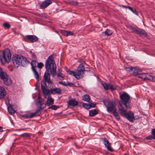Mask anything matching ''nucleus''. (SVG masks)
<instances>
[{
  "mask_svg": "<svg viewBox=\"0 0 155 155\" xmlns=\"http://www.w3.org/2000/svg\"><path fill=\"white\" fill-rule=\"evenodd\" d=\"M57 76L58 77L61 78H63L64 77L63 74L61 73H58L57 74Z\"/></svg>",
  "mask_w": 155,
  "mask_h": 155,
  "instance_id": "44",
  "label": "nucleus"
},
{
  "mask_svg": "<svg viewBox=\"0 0 155 155\" xmlns=\"http://www.w3.org/2000/svg\"><path fill=\"white\" fill-rule=\"evenodd\" d=\"M61 32L62 34L66 36H68V31H64V30H61Z\"/></svg>",
  "mask_w": 155,
  "mask_h": 155,
  "instance_id": "34",
  "label": "nucleus"
},
{
  "mask_svg": "<svg viewBox=\"0 0 155 155\" xmlns=\"http://www.w3.org/2000/svg\"><path fill=\"white\" fill-rule=\"evenodd\" d=\"M3 25L5 28L8 29L10 28V25L8 23H3Z\"/></svg>",
  "mask_w": 155,
  "mask_h": 155,
  "instance_id": "35",
  "label": "nucleus"
},
{
  "mask_svg": "<svg viewBox=\"0 0 155 155\" xmlns=\"http://www.w3.org/2000/svg\"><path fill=\"white\" fill-rule=\"evenodd\" d=\"M104 104L107 107V110L108 112H113L117 110L116 108V103L114 101H109L107 104L104 102Z\"/></svg>",
  "mask_w": 155,
  "mask_h": 155,
  "instance_id": "6",
  "label": "nucleus"
},
{
  "mask_svg": "<svg viewBox=\"0 0 155 155\" xmlns=\"http://www.w3.org/2000/svg\"><path fill=\"white\" fill-rule=\"evenodd\" d=\"M4 84L6 85H10L12 83V81L11 78L8 77L5 78L3 79Z\"/></svg>",
  "mask_w": 155,
  "mask_h": 155,
  "instance_id": "19",
  "label": "nucleus"
},
{
  "mask_svg": "<svg viewBox=\"0 0 155 155\" xmlns=\"http://www.w3.org/2000/svg\"><path fill=\"white\" fill-rule=\"evenodd\" d=\"M120 97L122 103L124 104L127 108L131 107L130 104V96L126 92H124L120 95Z\"/></svg>",
  "mask_w": 155,
  "mask_h": 155,
  "instance_id": "5",
  "label": "nucleus"
},
{
  "mask_svg": "<svg viewBox=\"0 0 155 155\" xmlns=\"http://www.w3.org/2000/svg\"><path fill=\"white\" fill-rule=\"evenodd\" d=\"M90 97L87 94L84 95L83 96V99L84 101L88 102L90 101Z\"/></svg>",
  "mask_w": 155,
  "mask_h": 155,
  "instance_id": "26",
  "label": "nucleus"
},
{
  "mask_svg": "<svg viewBox=\"0 0 155 155\" xmlns=\"http://www.w3.org/2000/svg\"><path fill=\"white\" fill-rule=\"evenodd\" d=\"M59 108V106L55 105H51V106L48 108V109H51L53 110H56Z\"/></svg>",
  "mask_w": 155,
  "mask_h": 155,
  "instance_id": "31",
  "label": "nucleus"
},
{
  "mask_svg": "<svg viewBox=\"0 0 155 155\" xmlns=\"http://www.w3.org/2000/svg\"><path fill=\"white\" fill-rule=\"evenodd\" d=\"M68 86H70V87H75V86L72 83H71L68 82Z\"/></svg>",
  "mask_w": 155,
  "mask_h": 155,
  "instance_id": "49",
  "label": "nucleus"
},
{
  "mask_svg": "<svg viewBox=\"0 0 155 155\" xmlns=\"http://www.w3.org/2000/svg\"><path fill=\"white\" fill-rule=\"evenodd\" d=\"M120 6L122 7V8H127V6H126L123 5H120Z\"/></svg>",
  "mask_w": 155,
  "mask_h": 155,
  "instance_id": "54",
  "label": "nucleus"
},
{
  "mask_svg": "<svg viewBox=\"0 0 155 155\" xmlns=\"http://www.w3.org/2000/svg\"><path fill=\"white\" fill-rule=\"evenodd\" d=\"M127 8L128 9L131 11L132 10L133 8L132 7L129 6H127Z\"/></svg>",
  "mask_w": 155,
  "mask_h": 155,
  "instance_id": "51",
  "label": "nucleus"
},
{
  "mask_svg": "<svg viewBox=\"0 0 155 155\" xmlns=\"http://www.w3.org/2000/svg\"><path fill=\"white\" fill-rule=\"evenodd\" d=\"M21 57L20 55H17L12 58L13 63L14 65L18 67L20 65Z\"/></svg>",
  "mask_w": 155,
  "mask_h": 155,
  "instance_id": "10",
  "label": "nucleus"
},
{
  "mask_svg": "<svg viewBox=\"0 0 155 155\" xmlns=\"http://www.w3.org/2000/svg\"><path fill=\"white\" fill-rule=\"evenodd\" d=\"M3 130H2V127L0 126V132H2V131Z\"/></svg>",
  "mask_w": 155,
  "mask_h": 155,
  "instance_id": "55",
  "label": "nucleus"
},
{
  "mask_svg": "<svg viewBox=\"0 0 155 155\" xmlns=\"http://www.w3.org/2000/svg\"><path fill=\"white\" fill-rule=\"evenodd\" d=\"M146 139L149 140L155 139V137L153 135L149 136L146 137Z\"/></svg>",
  "mask_w": 155,
  "mask_h": 155,
  "instance_id": "39",
  "label": "nucleus"
},
{
  "mask_svg": "<svg viewBox=\"0 0 155 155\" xmlns=\"http://www.w3.org/2000/svg\"><path fill=\"white\" fill-rule=\"evenodd\" d=\"M38 62L35 60H32L31 62V66L32 70H35L38 69V67H37Z\"/></svg>",
  "mask_w": 155,
  "mask_h": 155,
  "instance_id": "22",
  "label": "nucleus"
},
{
  "mask_svg": "<svg viewBox=\"0 0 155 155\" xmlns=\"http://www.w3.org/2000/svg\"><path fill=\"white\" fill-rule=\"evenodd\" d=\"M131 11L134 14L136 15H138L137 13V12L135 9H133V8H132V10Z\"/></svg>",
  "mask_w": 155,
  "mask_h": 155,
  "instance_id": "47",
  "label": "nucleus"
},
{
  "mask_svg": "<svg viewBox=\"0 0 155 155\" xmlns=\"http://www.w3.org/2000/svg\"><path fill=\"white\" fill-rule=\"evenodd\" d=\"M85 70V68L84 65L82 64H81L77 68L76 72L68 70V74L74 76L77 79H80L83 78Z\"/></svg>",
  "mask_w": 155,
  "mask_h": 155,
  "instance_id": "2",
  "label": "nucleus"
},
{
  "mask_svg": "<svg viewBox=\"0 0 155 155\" xmlns=\"http://www.w3.org/2000/svg\"><path fill=\"white\" fill-rule=\"evenodd\" d=\"M127 8L128 9L131 11L132 10L133 8L132 7L129 6H127Z\"/></svg>",
  "mask_w": 155,
  "mask_h": 155,
  "instance_id": "52",
  "label": "nucleus"
},
{
  "mask_svg": "<svg viewBox=\"0 0 155 155\" xmlns=\"http://www.w3.org/2000/svg\"><path fill=\"white\" fill-rule=\"evenodd\" d=\"M7 101L8 103L9 106H8L7 109L8 112L11 114H12L15 112V110L13 108L12 106L9 104V99L8 97H6Z\"/></svg>",
  "mask_w": 155,
  "mask_h": 155,
  "instance_id": "14",
  "label": "nucleus"
},
{
  "mask_svg": "<svg viewBox=\"0 0 155 155\" xmlns=\"http://www.w3.org/2000/svg\"><path fill=\"white\" fill-rule=\"evenodd\" d=\"M45 106V104L44 103H42L38 107L37 110L39 112L42 110Z\"/></svg>",
  "mask_w": 155,
  "mask_h": 155,
  "instance_id": "24",
  "label": "nucleus"
},
{
  "mask_svg": "<svg viewBox=\"0 0 155 155\" xmlns=\"http://www.w3.org/2000/svg\"><path fill=\"white\" fill-rule=\"evenodd\" d=\"M55 55L54 54L48 57L45 64L46 71L44 75L45 81L49 82L50 79V72L52 74H55L56 66L54 60Z\"/></svg>",
  "mask_w": 155,
  "mask_h": 155,
  "instance_id": "1",
  "label": "nucleus"
},
{
  "mask_svg": "<svg viewBox=\"0 0 155 155\" xmlns=\"http://www.w3.org/2000/svg\"><path fill=\"white\" fill-rule=\"evenodd\" d=\"M125 69L127 71H132L133 70V67H126Z\"/></svg>",
  "mask_w": 155,
  "mask_h": 155,
  "instance_id": "36",
  "label": "nucleus"
},
{
  "mask_svg": "<svg viewBox=\"0 0 155 155\" xmlns=\"http://www.w3.org/2000/svg\"><path fill=\"white\" fill-rule=\"evenodd\" d=\"M41 87L44 97L46 98L47 95L49 96V90H48L47 84L45 81H42L41 82Z\"/></svg>",
  "mask_w": 155,
  "mask_h": 155,
  "instance_id": "7",
  "label": "nucleus"
},
{
  "mask_svg": "<svg viewBox=\"0 0 155 155\" xmlns=\"http://www.w3.org/2000/svg\"><path fill=\"white\" fill-rule=\"evenodd\" d=\"M97 113V111L95 109L89 111V115L90 116H94Z\"/></svg>",
  "mask_w": 155,
  "mask_h": 155,
  "instance_id": "25",
  "label": "nucleus"
},
{
  "mask_svg": "<svg viewBox=\"0 0 155 155\" xmlns=\"http://www.w3.org/2000/svg\"><path fill=\"white\" fill-rule=\"evenodd\" d=\"M20 136L25 137H30V136L29 134L27 133H24L20 135Z\"/></svg>",
  "mask_w": 155,
  "mask_h": 155,
  "instance_id": "40",
  "label": "nucleus"
},
{
  "mask_svg": "<svg viewBox=\"0 0 155 155\" xmlns=\"http://www.w3.org/2000/svg\"><path fill=\"white\" fill-rule=\"evenodd\" d=\"M137 76L142 80L147 79L151 80L153 81H155V77L145 73H143L142 74H140L139 73L137 75Z\"/></svg>",
  "mask_w": 155,
  "mask_h": 155,
  "instance_id": "8",
  "label": "nucleus"
},
{
  "mask_svg": "<svg viewBox=\"0 0 155 155\" xmlns=\"http://www.w3.org/2000/svg\"><path fill=\"white\" fill-rule=\"evenodd\" d=\"M43 65V64L42 62H40L39 63H38L37 67H38V68L41 70V69Z\"/></svg>",
  "mask_w": 155,
  "mask_h": 155,
  "instance_id": "37",
  "label": "nucleus"
},
{
  "mask_svg": "<svg viewBox=\"0 0 155 155\" xmlns=\"http://www.w3.org/2000/svg\"><path fill=\"white\" fill-rule=\"evenodd\" d=\"M90 108L92 107H94L96 106V104L94 103H90L89 104Z\"/></svg>",
  "mask_w": 155,
  "mask_h": 155,
  "instance_id": "45",
  "label": "nucleus"
},
{
  "mask_svg": "<svg viewBox=\"0 0 155 155\" xmlns=\"http://www.w3.org/2000/svg\"><path fill=\"white\" fill-rule=\"evenodd\" d=\"M32 70L34 73V77L38 82L39 81V77L41 75V70L38 68Z\"/></svg>",
  "mask_w": 155,
  "mask_h": 155,
  "instance_id": "12",
  "label": "nucleus"
},
{
  "mask_svg": "<svg viewBox=\"0 0 155 155\" xmlns=\"http://www.w3.org/2000/svg\"><path fill=\"white\" fill-rule=\"evenodd\" d=\"M11 58L10 51L9 48H6L2 51V56H0V60L3 64L8 63Z\"/></svg>",
  "mask_w": 155,
  "mask_h": 155,
  "instance_id": "4",
  "label": "nucleus"
},
{
  "mask_svg": "<svg viewBox=\"0 0 155 155\" xmlns=\"http://www.w3.org/2000/svg\"><path fill=\"white\" fill-rule=\"evenodd\" d=\"M59 84H62L64 86H68V82H66L65 81H61L59 82Z\"/></svg>",
  "mask_w": 155,
  "mask_h": 155,
  "instance_id": "41",
  "label": "nucleus"
},
{
  "mask_svg": "<svg viewBox=\"0 0 155 155\" xmlns=\"http://www.w3.org/2000/svg\"><path fill=\"white\" fill-rule=\"evenodd\" d=\"M68 4L73 5H76L78 4V3L77 2L72 1L70 2H68Z\"/></svg>",
  "mask_w": 155,
  "mask_h": 155,
  "instance_id": "38",
  "label": "nucleus"
},
{
  "mask_svg": "<svg viewBox=\"0 0 155 155\" xmlns=\"http://www.w3.org/2000/svg\"><path fill=\"white\" fill-rule=\"evenodd\" d=\"M90 106L89 104L86 103H83L82 104L83 107L87 109L90 108Z\"/></svg>",
  "mask_w": 155,
  "mask_h": 155,
  "instance_id": "33",
  "label": "nucleus"
},
{
  "mask_svg": "<svg viewBox=\"0 0 155 155\" xmlns=\"http://www.w3.org/2000/svg\"><path fill=\"white\" fill-rule=\"evenodd\" d=\"M78 101L74 100H71L68 101V106L70 105L74 106L78 105Z\"/></svg>",
  "mask_w": 155,
  "mask_h": 155,
  "instance_id": "23",
  "label": "nucleus"
},
{
  "mask_svg": "<svg viewBox=\"0 0 155 155\" xmlns=\"http://www.w3.org/2000/svg\"><path fill=\"white\" fill-rule=\"evenodd\" d=\"M30 52L31 53V55L32 57H33V58H34L35 57V55L34 54V53L32 52L31 51Z\"/></svg>",
  "mask_w": 155,
  "mask_h": 155,
  "instance_id": "50",
  "label": "nucleus"
},
{
  "mask_svg": "<svg viewBox=\"0 0 155 155\" xmlns=\"http://www.w3.org/2000/svg\"><path fill=\"white\" fill-rule=\"evenodd\" d=\"M5 92L4 88L2 87H0V93Z\"/></svg>",
  "mask_w": 155,
  "mask_h": 155,
  "instance_id": "43",
  "label": "nucleus"
},
{
  "mask_svg": "<svg viewBox=\"0 0 155 155\" xmlns=\"http://www.w3.org/2000/svg\"><path fill=\"white\" fill-rule=\"evenodd\" d=\"M73 33L70 31H68V36L70 35H73Z\"/></svg>",
  "mask_w": 155,
  "mask_h": 155,
  "instance_id": "53",
  "label": "nucleus"
},
{
  "mask_svg": "<svg viewBox=\"0 0 155 155\" xmlns=\"http://www.w3.org/2000/svg\"><path fill=\"white\" fill-rule=\"evenodd\" d=\"M26 37L32 42H36L38 40V37L34 35H27Z\"/></svg>",
  "mask_w": 155,
  "mask_h": 155,
  "instance_id": "16",
  "label": "nucleus"
},
{
  "mask_svg": "<svg viewBox=\"0 0 155 155\" xmlns=\"http://www.w3.org/2000/svg\"><path fill=\"white\" fill-rule=\"evenodd\" d=\"M21 59L20 64L23 66H25L27 64V59L26 58L20 55Z\"/></svg>",
  "mask_w": 155,
  "mask_h": 155,
  "instance_id": "20",
  "label": "nucleus"
},
{
  "mask_svg": "<svg viewBox=\"0 0 155 155\" xmlns=\"http://www.w3.org/2000/svg\"><path fill=\"white\" fill-rule=\"evenodd\" d=\"M118 110L121 115L124 116L130 121L132 122L134 119H135L133 112L130 111L127 113L126 110L124 109L121 106V104L120 105Z\"/></svg>",
  "mask_w": 155,
  "mask_h": 155,
  "instance_id": "3",
  "label": "nucleus"
},
{
  "mask_svg": "<svg viewBox=\"0 0 155 155\" xmlns=\"http://www.w3.org/2000/svg\"><path fill=\"white\" fill-rule=\"evenodd\" d=\"M51 91L52 94H61L62 93V91L59 88H55L51 89Z\"/></svg>",
  "mask_w": 155,
  "mask_h": 155,
  "instance_id": "17",
  "label": "nucleus"
},
{
  "mask_svg": "<svg viewBox=\"0 0 155 155\" xmlns=\"http://www.w3.org/2000/svg\"><path fill=\"white\" fill-rule=\"evenodd\" d=\"M38 112L36 110L35 112L31 113H30V118L38 116Z\"/></svg>",
  "mask_w": 155,
  "mask_h": 155,
  "instance_id": "30",
  "label": "nucleus"
},
{
  "mask_svg": "<svg viewBox=\"0 0 155 155\" xmlns=\"http://www.w3.org/2000/svg\"><path fill=\"white\" fill-rule=\"evenodd\" d=\"M140 69H139L138 67H133V71L134 73L136 74V75L137 74H139V72L140 71Z\"/></svg>",
  "mask_w": 155,
  "mask_h": 155,
  "instance_id": "27",
  "label": "nucleus"
},
{
  "mask_svg": "<svg viewBox=\"0 0 155 155\" xmlns=\"http://www.w3.org/2000/svg\"><path fill=\"white\" fill-rule=\"evenodd\" d=\"M112 112L116 119L118 120H119L120 119V117L118 112L117 111V110H115Z\"/></svg>",
  "mask_w": 155,
  "mask_h": 155,
  "instance_id": "28",
  "label": "nucleus"
},
{
  "mask_svg": "<svg viewBox=\"0 0 155 155\" xmlns=\"http://www.w3.org/2000/svg\"><path fill=\"white\" fill-rule=\"evenodd\" d=\"M21 117H22L25 118L26 119H30V113H26L25 114H23L21 115Z\"/></svg>",
  "mask_w": 155,
  "mask_h": 155,
  "instance_id": "32",
  "label": "nucleus"
},
{
  "mask_svg": "<svg viewBox=\"0 0 155 155\" xmlns=\"http://www.w3.org/2000/svg\"><path fill=\"white\" fill-rule=\"evenodd\" d=\"M67 71L68 72V70H67Z\"/></svg>",
  "mask_w": 155,
  "mask_h": 155,
  "instance_id": "57",
  "label": "nucleus"
},
{
  "mask_svg": "<svg viewBox=\"0 0 155 155\" xmlns=\"http://www.w3.org/2000/svg\"><path fill=\"white\" fill-rule=\"evenodd\" d=\"M49 95H47V97H48L47 100L46 101V104L48 106H50L52 104L54 103V99L50 97V94L49 93Z\"/></svg>",
  "mask_w": 155,
  "mask_h": 155,
  "instance_id": "18",
  "label": "nucleus"
},
{
  "mask_svg": "<svg viewBox=\"0 0 155 155\" xmlns=\"http://www.w3.org/2000/svg\"><path fill=\"white\" fill-rule=\"evenodd\" d=\"M102 139L104 143L107 150L110 151H112L113 150L111 148L110 143L107 139L105 137H102Z\"/></svg>",
  "mask_w": 155,
  "mask_h": 155,
  "instance_id": "11",
  "label": "nucleus"
},
{
  "mask_svg": "<svg viewBox=\"0 0 155 155\" xmlns=\"http://www.w3.org/2000/svg\"><path fill=\"white\" fill-rule=\"evenodd\" d=\"M52 2L51 0H46L43 2L40 6L41 9H44L51 4Z\"/></svg>",
  "mask_w": 155,
  "mask_h": 155,
  "instance_id": "13",
  "label": "nucleus"
},
{
  "mask_svg": "<svg viewBox=\"0 0 155 155\" xmlns=\"http://www.w3.org/2000/svg\"><path fill=\"white\" fill-rule=\"evenodd\" d=\"M1 46V44H0V47Z\"/></svg>",
  "mask_w": 155,
  "mask_h": 155,
  "instance_id": "56",
  "label": "nucleus"
},
{
  "mask_svg": "<svg viewBox=\"0 0 155 155\" xmlns=\"http://www.w3.org/2000/svg\"><path fill=\"white\" fill-rule=\"evenodd\" d=\"M101 83L104 88L106 90H107L109 88L111 90L113 91L115 90L116 88V87L115 86L110 84H107V83L104 81H102Z\"/></svg>",
  "mask_w": 155,
  "mask_h": 155,
  "instance_id": "9",
  "label": "nucleus"
},
{
  "mask_svg": "<svg viewBox=\"0 0 155 155\" xmlns=\"http://www.w3.org/2000/svg\"><path fill=\"white\" fill-rule=\"evenodd\" d=\"M131 28L137 34L140 35H146V32L143 30L138 29L135 27H132Z\"/></svg>",
  "mask_w": 155,
  "mask_h": 155,
  "instance_id": "15",
  "label": "nucleus"
},
{
  "mask_svg": "<svg viewBox=\"0 0 155 155\" xmlns=\"http://www.w3.org/2000/svg\"><path fill=\"white\" fill-rule=\"evenodd\" d=\"M151 134L152 135L155 137V129H153L152 130Z\"/></svg>",
  "mask_w": 155,
  "mask_h": 155,
  "instance_id": "46",
  "label": "nucleus"
},
{
  "mask_svg": "<svg viewBox=\"0 0 155 155\" xmlns=\"http://www.w3.org/2000/svg\"><path fill=\"white\" fill-rule=\"evenodd\" d=\"M113 33V31L108 29H107L105 31V34L106 35L108 36L112 35Z\"/></svg>",
  "mask_w": 155,
  "mask_h": 155,
  "instance_id": "29",
  "label": "nucleus"
},
{
  "mask_svg": "<svg viewBox=\"0 0 155 155\" xmlns=\"http://www.w3.org/2000/svg\"><path fill=\"white\" fill-rule=\"evenodd\" d=\"M37 101L38 103L41 102V100L40 96L38 97Z\"/></svg>",
  "mask_w": 155,
  "mask_h": 155,
  "instance_id": "48",
  "label": "nucleus"
},
{
  "mask_svg": "<svg viewBox=\"0 0 155 155\" xmlns=\"http://www.w3.org/2000/svg\"><path fill=\"white\" fill-rule=\"evenodd\" d=\"M5 92L0 93V98L3 99L5 97Z\"/></svg>",
  "mask_w": 155,
  "mask_h": 155,
  "instance_id": "42",
  "label": "nucleus"
},
{
  "mask_svg": "<svg viewBox=\"0 0 155 155\" xmlns=\"http://www.w3.org/2000/svg\"><path fill=\"white\" fill-rule=\"evenodd\" d=\"M8 76L7 75V74L5 72H4L2 70V68L0 67V78L3 80L5 78L7 77Z\"/></svg>",
  "mask_w": 155,
  "mask_h": 155,
  "instance_id": "21",
  "label": "nucleus"
}]
</instances>
